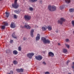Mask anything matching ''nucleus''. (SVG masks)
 <instances>
[{
  "mask_svg": "<svg viewBox=\"0 0 74 74\" xmlns=\"http://www.w3.org/2000/svg\"><path fill=\"white\" fill-rule=\"evenodd\" d=\"M42 40L43 41L44 44H50L51 41L48 39L46 40L45 38L43 37L42 38Z\"/></svg>",
  "mask_w": 74,
  "mask_h": 74,
  "instance_id": "nucleus-1",
  "label": "nucleus"
},
{
  "mask_svg": "<svg viewBox=\"0 0 74 74\" xmlns=\"http://www.w3.org/2000/svg\"><path fill=\"white\" fill-rule=\"evenodd\" d=\"M12 6L14 8L17 9L19 7V5L18 4L17 2H14V3L12 4Z\"/></svg>",
  "mask_w": 74,
  "mask_h": 74,
  "instance_id": "nucleus-2",
  "label": "nucleus"
},
{
  "mask_svg": "<svg viewBox=\"0 0 74 74\" xmlns=\"http://www.w3.org/2000/svg\"><path fill=\"white\" fill-rule=\"evenodd\" d=\"M65 19L63 18H61L60 20H59L58 21V23L60 25H62L63 24V22L65 21Z\"/></svg>",
  "mask_w": 74,
  "mask_h": 74,
  "instance_id": "nucleus-3",
  "label": "nucleus"
},
{
  "mask_svg": "<svg viewBox=\"0 0 74 74\" xmlns=\"http://www.w3.org/2000/svg\"><path fill=\"white\" fill-rule=\"evenodd\" d=\"M24 18L26 21H29L31 19V16L29 15H25L24 16Z\"/></svg>",
  "mask_w": 74,
  "mask_h": 74,
  "instance_id": "nucleus-4",
  "label": "nucleus"
},
{
  "mask_svg": "<svg viewBox=\"0 0 74 74\" xmlns=\"http://www.w3.org/2000/svg\"><path fill=\"white\" fill-rule=\"evenodd\" d=\"M34 53H31L29 54H28L27 55V57H28V58H29L30 59H32V57L33 56H34Z\"/></svg>",
  "mask_w": 74,
  "mask_h": 74,
  "instance_id": "nucleus-5",
  "label": "nucleus"
},
{
  "mask_svg": "<svg viewBox=\"0 0 74 74\" xmlns=\"http://www.w3.org/2000/svg\"><path fill=\"white\" fill-rule=\"evenodd\" d=\"M35 58L38 60H41L42 59V57L41 56H35Z\"/></svg>",
  "mask_w": 74,
  "mask_h": 74,
  "instance_id": "nucleus-6",
  "label": "nucleus"
},
{
  "mask_svg": "<svg viewBox=\"0 0 74 74\" xmlns=\"http://www.w3.org/2000/svg\"><path fill=\"white\" fill-rule=\"evenodd\" d=\"M3 25H3L1 26L2 29H5V26H8V23L6 22H3Z\"/></svg>",
  "mask_w": 74,
  "mask_h": 74,
  "instance_id": "nucleus-7",
  "label": "nucleus"
},
{
  "mask_svg": "<svg viewBox=\"0 0 74 74\" xmlns=\"http://www.w3.org/2000/svg\"><path fill=\"white\" fill-rule=\"evenodd\" d=\"M40 35L38 34L36 37V41H38L40 39Z\"/></svg>",
  "mask_w": 74,
  "mask_h": 74,
  "instance_id": "nucleus-8",
  "label": "nucleus"
},
{
  "mask_svg": "<svg viewBox=\"0 0 74 74\" xmlns=\"http://www.w3.org/2000/svg\"><path fill=\"white\" fill-rule=\"evenodd\" d=\"M48 55L49 56H51V57H53L54 56L53 53L51 51L49 53Z\"/></svg>",
  "mask_w": 74,
  "mask_h": 74,
  "instance_id": "nucleus-9",
  "label": "nucleus"
},
{
  "mask_svg": "<svg viewBox=\"0 0 74 74\" xmlns=\"http://www.w3.org/2000/svg\"><path fill=\"white\" fill-rule=\"evenodd\" d=\"M24 27H25L26 29H30L31 28V27L30 26H29V25H25L24 26Z\"/></svg>",
  "mask_w": 74,
  "mask_h": 74,
  "instance_id": "nucleus-10",
  "label": "nucleus"
},
{
  "mask_svg": "<svg viewBox=\"0 0 74 74\" xmlns=\"http://www.w3.org/2000/svg\"><path fill=\"white\" fill-rule=\"evenodd\" d=\"M15 24L14 23L12 22L10 25V27L11 28H15Z\"/></svg>",
  "mask_w": 74,
  "mask_h": 74,
  "instance_id": "nucleus-11",
  "label": "nucleus"
},
{
  "mask_svg": "<svg viewBox=\"0 0 74 74\" xmlns=\"http://www.w3.org/2000/svg\"><path fill=\"white\" fill-rule=\"evenodd\" d=\"M56 10V7L55 6H52L51 11H55Z\"/></svg>",
  "mask_w": 74,
  "mask_h": 74,
  "instance_id": "nucleus-12",
  "label": "nucleus"
},
{
  "mask_svg": "<svg viewBox=\"0 0 74 74\" xmlns=\"http://www.w3.org/2000/svg\"><path fill=\"white\" fill-rule=\"evenodd\" d=\"M33 32H34V30L32 29L31 31L30 35L32 37H33V36H34V35H33Z\"/></svg>",
  "mask_w": 74,
  "mask_h": 74,
  "instance_id": "nucleus-13",
  "label": "nucleus"
},
{
  "mask_svg": "<svg viewBox=\"0 0 74 74\" xmlns=\"http://www.w3.org/2000/svg\"><path fill=\"white\" fill-rule=\"evenodd\" d=\"M48 9L50 11H51L52 10V6L51 5H49L48 6Z\"/></svg>",
  "mask_w": 74,
  "mask_h": 74,
  "instance_id": "nucleus-14",
  "label": "nucleus"
},
{
  "mask_svg": "<svg viewBox=\"0 0 74 74\" xmlns=\"http://www.w3.org/2000/svg\"><path fill=\"white\" fill-rule=\"evenodd\" d=\"M12 37L13 38H15V39H17V37L16 36L15 33H14L12 34Z\"/></svg>",
  "mask_w": 74,
  "mask_h": 74,
  "instance_id": "nucleus-15",
  "label": "nucleus"
},
{
  "mask_svg": "<svg viewBox=\"0 0 74 74\" xmlns=\"http://www.w3.org/2000/svg\"><path fill=\"white\" fill-rule=\"evenodd\" d=\"M5 14L6 15V17H7V18H8V16H9V15H10V13L6 12H5Z\"/></svg>",
  "mask_w": 74,
  "mask_h": 74,
  "instance_id": "nucleus-16",
  "label": "nucleus"
},
{
  "mask_svg": "<svg viewBox=\"0 0 74 74\" xmlns=\"http://www.w3.org/2000/svg\"><path fill=\"white\" fill-rule=\"evenodd\" d=\"M38 0H29V2H32V3H36Z\"/></svg>",
  "mask_w": 74,
  "mask_h": 74,
  "instance_id": "nucleus-17",
  "label": "nucleus"
},
{
  "mask_svg": "<svg viewBox=\"0 0 74 74\" xmlns=\"http://www.w3.org/2000/svg\"><path fill=\"white\" fill-rule=\"evenodd\" d=\"M13 53L15 55H17L18 53V52L16 50H14L13 51Z\"/></svg>",
  "mask_w": 74,
  "mask_h": 74,
  "instance_id": "nucleus-18",
  "label": "nucleus"
},
{
  "mask_svg": "<svg viewBox=\"0 0 74 74\" xmlns=\"http://www.w3.org/2000/svg\"><path fill=\"white\" fill-rule=\"evenodd\" d=\"M66 3H70L71 2V0H64Z\"/></svg>",
  "mask_w": 74,
  "mask_h": 74,
  "instance_id": "nucleus-19",
  "label": "nucleus"
},
{
  "mask_svg": "<svg viewBox=\"0 0 74 74\" xmlns=\"http://www.w3.org/2000/svg\"><path fill=\"white\" fill-rule=\"evenodd\" d=\"M13 63L14 64H15V65H16V64H18V62L16 60L14 61L13 62Z\"/></svg>",
  "mask_w": 74,
  "mask_h": 74,
  "instance_id": "nucleus-20",
  "label": "nucleus"
},
{
  "mask_svg": "<svg viewBox=\"0 0 74 74\" xmlns=\"http://www.w3.org/2000/svg\"><path fill=\"white\" fill-rule=\"evenodd\" d=\"M47 28H48V29L49 31H50V30H51L52 29V28L51 27L48 26L47 27Z\"/></svg>",
  "mask_w": 74,
  "mask_h": 74,
  "instance_id": "nucleus-21",
  "label": "nucleus"
},
{
  "mask_svg": "<svg viewBox=\"0 0 74 74\" xmlns=\"http://www.w3.org/2000/svg\"><path fill=\"white\" fill-rule=\"evenodd\" d=\"M69 11L70 12H74V9L73 8L70 9H69Z\"/></svg>",
  "mask_w": 74,
  "mask_h": 74,
  "instance_id": "nucleus-22",
  "label": "nucleus"
},
{
  "mask_svg": "<svg viewBox=\"0 0 74 74\" xmlns=\"http://www.w3.org/2000/svg\"><path fill=\"white\" fill-rule=\"evenodd\" d=\"M67 52V50L66 49H64L63 50V52L64 53H66Z\"/></svg>",
  "mask_w": 74,
  "mask_h": 74,
  "instance_id": "nucleus-23",
  "label": "nucleus"
},
{
  "mask_svg": "<svg viewBox=\"0 0 74 74\" xmlns=\"http://www.w3.org/2000/svg\"><path fill=\"white\" fill-rule=\"evenodd\" d=\"M14 12L16 14H19V10H15Z\"/></svg>",
  "mask_w": 74,
  "mask_h": 74,
  "instance_id": "nucleus-24",
  "label": "nucleus"
},
{
  "mask_svg": "<svg viewBox=\"0 0 74 74\" xmlns=\"http://www.w3.org/2000/svg\"><path fill=\"white\" fill-rule=\"evenodd\" d=\"M71 24L73 27H74V21L73 20L71 21Z\"/></svg>",
  "mask_w": 74,
  "mask_h": 74,
  "instance_id": "nucleus-25",
  "label": "nucleus"
},
{
  "mask_svg": "<svg viewBox=\"0 0 74 74\" xmlns=\"http://www.w3.org/2000/svg\"><path fill=\"white\" fill-rule=\"evenodd\" d=\"M60 10H63L64 8V7L63 6H61L60 7Z\"/></svg>",
  "mask_w": 74,
  "mask_h": 74,
  "instance_id": "nucleus-26",
  "label": "nucleus"
},
{
  "mask_svg": "<svg viewBox=\"0 0 74 74\" xmlns=\"http://www.w3.org/2000/svg\"><path fill=\"white\" fill-rule=\"evenodd\" d=\"M18 49L19 51H21V46H20L18 47Z\"/></svg>",
  "mask_w": 74,
  "mask_h": 74,
  "instance_id": "nucleus-27",
  "label": "nucleus"
},
{
  "mask_svg": "<svg viewBox=\"0 0 74 74\" xmlns=\"http://www.w3.org/2000/svg\"><path fill=\"white\" fill-rule=\"evenodd\" d=\"M29 10L30 11H33V8L32 7H30L29 8Z\"/></svg>",
  "mask_w": 74,
  "mask_h": 74,
  "instance_id": "nucleus-28",
  "label": "nucleus"
},
{
  "mask_svg": "<svg viewBox=\"0 0 74 74\" xmlns=\"http://www.w3.org/2000/svg\"><path fill=\"white\" fill-rule=\"evenodd\" d=\"M42 30H43L44 31L46 30V28H45V27H42Z\"/></svg>",
  "mask_w": 74,
  "mask_h": 74,
  "instance_id": "nucleus-29",
  "label": "nucleus"
},
{
  "mask_svg": "<svg viewBox=\"0 0 74 74\" xmlns=\"http://www.w3.org/2000/svg\"><path fill=\"white\" fill-rule=\"evenodd\" d=\"M68 48H70V45H69L68 44H66L65 45Z\"/></svg>",
  "mask_w": 74,
  "mask_h": 74,
  "instance_id": "nucleus-30",
  "label": "nucleus"
},
{
  "mask_svg": "<svg viewBox=\"0 0 74 74\" xmlns=\"http://www.w3.org/2000/svg\"><path fill=\"white\" fill-rule=\"evenodd\" d=\"M20 72H23V69H22V68H21L20 69Z\"/></svg>",
  "mask_w": 74,
  "mask_h": 74,
  "instance_id": "nucleus-31",
  "label": "nucleus"
},
{
  "mask_svg": "<svg viewBox=\"0 0 74 74\" xmlns=\"http://www.w3.org/2000/svg\"><path fill=\"white\" fill-rule=\"evenodd\" d=\"M27 40V38L25 37H24L23 38V40L24 41H26Z\"/></svg>",
  "mask_w": 74,
  "mask_h": 74,
  "instance_id": "nucleus-32",
  "label": "nucleus"
},
{
  "mask_svg": "<svg viewBox=\"0 0 74 74\" xmlns=\"http://www.w3.org/2000/svg\"><path fill=\"white\" fill-rule=\"evenodd\" d=\"M16 70L18 73H20V69H17Z\"/></svg>",
  "mask_w": 74,
  "mask_h": 74,
  "instance_id": "nucleus-33",
  "label": "nucleus"
},
{
  "mask_svg": "<svg viewBox=\"0 0 74 74\" xmlns=\"http://www.w3.org/2000/svg\"><path fill=\"white\" fill-rule=\"evenodd\" d=\"M66 42H69V39H66Z\"/></svg>",
  "mask_w": 74,
  "mask_h": 74,
  "instance_id": "nucleus-34",
  "label": "nucleus"
},
{
  "mask_svg": "<svg viewBox=\"0 0 74 74\" xmlns=\"http://www.w3.org/2000/svg\"><path fill=\"white\" fill-rule=\"evenodd\" d=\"M39 2L40 3V4H42V0H40L39 1Z\"/></svg>",
  "mask_w": 74,
  "mask_h": 74,
  "instance_id": "nucleus-35",
  "label": "nucleus"
},
{
  "mask_svg": "<svg viewBox=\"0 0 74 74\" xmlns=\"http://www.w3.org/2000/svg\"><path fill=\"white\" fill-rule=\"evenodd\" d=\"M45 74H49V72H46L45 73Z\"/></svg>",
  "mask_w": 74,
  "mask_h": 74,
  "instance_id": "nucleus-36",
  "label": "nucleus"
},
{
  "mask_svg": "<svg viewBox=\"0 0 74 74\" xmlns=\"http://www.w3.org/2000/svg\"><path fill=\"white\" fill-rule=\"evenodd\" d=\"M17 18L16 15H14V18Z\"/></svg>",
  "mask_w": 74,
  "mask_h": 74,
  "instance_id": "nucleus-37",
  "label": "nucleus"
},
{
  "mask_svg": "<svg viewBox=\"0 0 74 74\" xmlns=\"http://www.w3.org/2000/svg\"><path fill=\"white\" fill-rule=\"evenodd\" d=\"M10 43H12L13 42V40H11L10 41Z\"/></svg>",
  "mask_w": 74,
  "mask_h": 74,
  "instance_id": "nucleus-38",
  "label": "nucleus"
},
{
  "mask_svg": "<svg viewBox=\"0 0 74 74\" xmlns=\"http://www.w3.org/2000/svg\"><path fill=\"white\" fill-rule=\"evenodd\" d=\"M11 74H13V71H10Z\"/></svg>",
  "mask_w": 74,
  "mask_h": 74,
  "instance_id": "nucleus-39",
  "label": "nucleus"
},
{
  "mask_svg": "<svg viewBox=\"0 0 74 74\" xmlns=\"http://www.w3.org/2000/svg\"><path fill=\"white\" fill-rule=\"evenodd\" d=\"M43 64H45V65L46 64V63H45V62H43Z\"/></svg>",
  "mask_w": 74,
  "mask_h": 74,
  "instance_id": "nucleus-40",
  "label": "nucleus"
},
{
  "mask_svg": "<svg viewBox=\"0 0 74 74\" xmlns=\"http://www.w3.org/2000/svg\"><path fill=\"white\" fill-rule=\"evenodd\" d=\"M17 1L18 0H14V3H17Z\"/></svg>",
  "mask_w": 74,
  "mask_h": 74,
  "instance_id": "nucleus-41",
  "label": "nucleus"
},
{
  "mask_svg": "<svg viewBox=\"0 0 74 74\" xmlns=\"http://www.w3.org/2000/svg\"><path fill=\"white\" fill-rule=\"evenodd\" d=\"M69 62H70V60H68L67 62V64L69 63Z\"/></svg>",
  "mask_w": 74,
  "mask_h": 74,
  "instance_id": "nucleus-42",
  "label": "nucleus"
},
{
  "mask_svg": "<svg viewBox=\"0 0 74 74\" xmlns=\"http://www.w3.org/2000/svg\"><path fill=\"white\" fill-rule=\"evenodd\" d=\"M58 45H60V43H58Z\"/></svg>",
  "mask_w": 74,
  "mask_h": 74,
  "instance_id": "nucleus-43",
  "label": "nucleus"
},
{
  "mask_svg": "<svg viewBox=\"0 0 74 74\" xmlns=\"http://www.w3.org/2000/svg\"><path fill=\"white\" fill-rule=\"evenodd\" d=\"M43 53H45V51H43Z\"/></svg>",
  "mask_w": 74,
  "mask_h": 74,
  "instance_id": "nucleus-44",
  "label": "nucleus"
},
{
  "mask_svg": "<svg viewBox=\"0 0 74 74\" xmlns=\"http://www.w3.org/2000/svg\"><path fill=\"white\" fill-rule=\"evenodd\" d=\"M73 65H74V62H73Z\"/></svg>",
  "mask_w": 74,
  "mask_h": 74,
  "instance_id": "nucleus-45",
  "label": "nucleus"
},
{
  "mask_svg": "<svg viewBox=\"0 0 74 74\" xmlns=\"http://www.w3.org/2000/svg\"><path fill=\"white\" fill-rule=\"evenodd\" d=\"M7 74H11V73H8Z\"/></svg>",
  "mask_w": 74,
  "mask_h": 74,
  "instance_id": "nucleus-46",
  "label": "nucleus"
},
{
  "mask_svg": "<svg viewBox=\"0 0 74 74\" xmlns=\"http://www.w3.org/2000/svg\"><path fill=\"white\" fill-rule=\"evenodd\" d=\"M68 74H71V73H68Z\"/></svg>",
  "mask_w": 74,
  "mask_h": 74,
  "instance_id": "nucleus-47",
  "label": "nucleus"
},
{
  "mask_svg": "<svg viewBox=\"0 0 74 74\" xmlns=\"http://www.w3.org/2000/svg\"><path fill=\"white\" fill-rule=\"evenodd\" d=\"M56 33H58V32L56 31Z\"/></svg>",
  "mask_w": 74,
  "mask_h": 74,
  "instance_id": "nucleus-48",
  "label": "nucleus"
},
{
  "mask_svg": "<svg viewBox=\"0 0 74 74\" xmlns=\"http://www.w3.org/2000/svg\"><path fill=\"white\" fill-rule=\"evenodd\" d=\"M1 0H0V1H1Z\"/></svg>",
  "mask_w": 74,
  "mask_h": 74,
  "instance_id": "nucleus-49",
  "label": "nucleus"
}]
</instances>
